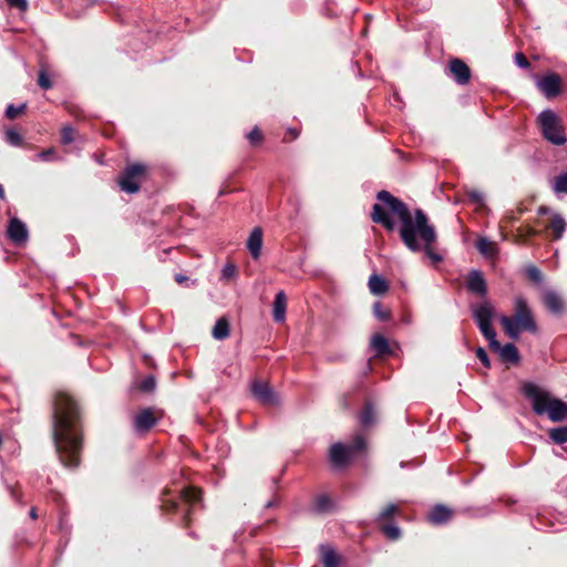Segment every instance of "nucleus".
Segmentation results:
<instances>
[{"instance_id": "nucleus-50", "label": "nucleus", "mask_w": 567, "mask_h": 567, "mask_svg": "<svg viewBox=\"0 0 567 567\" xmlns=\"http://www.w3.org/2000/svg\"><path fill=\"white\" fill-rule=\"evenodd\" d=\"M350 398H351V393H343L342 395H340L339 398V405L341 409L343 410H347L350 408Z\"/></svg>"}, {"instance_id": "nucleus-59", "label": "nucleus", "mask_w": 567, "mask_h": 567, "mask_svg": "<svg viewBox=\"0 0 567 567\" xmlns=\"http://www.w3.org/2000/svg\"><path fill=\"white\" fill-rule=\"evenodd\" d=\"M518 218H519V217H517V216H511V217H509V219H511V221H512V223L517 221V220H518Z\"/></svg>"}, {"instance_id": "nucleus-12", "label": "nucleus", "mask_w": 567, "mask_h": 567, "mask_svg": "<svg viewBox=\"0 0 567 567\" xmlns=\"http://www.w3.org/2000/svg\"><path fill=\"white\" fill-rule=\"evenodd\" d=\"M537 86L547 99L556 97L563 91L561 78L557 73L547 74L538 81Z\"/></svg>"}, {"instance_id": "nucleus-19", "label": "nucleus", "mask_w": 567, "mask_h": 567, "mask_svg": "<svg viewBox=\"0 0 567 567\" xmlns=\"http://www.w3.org/2000/svg\"><path fill=\"white\" fill-rule=\"evenodd\" d=\"M287 296L280 290L276 293L274 300L272 318L276 322H282L286 319Z\"/></svg>"}, {"instance_id": "nucleus-14", "label": "nucleus", "mask_w": 567, "mask_h": 567, "mask_svg": "<svg viewBox=\"0 0 567 567\" xmlns=\"http://www.w3.org/2000/svg\"><path fill=\"white\" fill-rule=\"evenodd\" d=\"M466 287L468 291L480 297H485L487 293V284L482 271L473 269L466 276Z\"/></svg>"}, {"instance_id": "nucleus-27", "label": "nucleus", "mask_w": 567, "mask_h": 567, "mask_svg": "<svg viewBox=\"0 0 567 567\" xmlns=\"http://www.w3.org/2000/svg\"><path fill=\"white\" fill-rule=\"evenodd\" d=\"M212 333L216 340H224V339L228 338L230 334V323L227 320V318H225V317L219 318L216 321Z\"/></svg>"}, {"instance_id": "nucleus-30", "label": "nucleus", "mask_w": 567, "mask_h": 567, "mask_svg": "<svg viewBox=\"0 0 567 567\" xmlns=\"http://www.w3.org/2000/svg\"><path fill=\"white\" fill-rule=\"evenodd\" d=\"M346 446L349 450V453L351 454V456L354 457L355 455L365 451V449H367L365 437L363 436V434L358 433L353 437L352 442L347 444Z\"/></svg>"}, {"instance_id": "nucleus-31", "label": "nucleus", "mask_w": 567, "mask_h": 567, "mask_svg": "<svg viewBox=\"0 0 567 567\" xmlns=\"http://www.w3.org/2000/svg\"><path fill=\"white\" fill-rule=\"evenodd\" d=\"M538 234H539V231L536 230L535 228H533L532 226H529V225H522L516 230L515 241L516 243H520V244H525L530 238L537 236Z\"/></svg>"}, {"instance_id": "nucleus-2", "label": "nucleus", "mask_w": 567, "mask_h": 567, "mask_svg": "<svg viewBox=\"0 0 567 567\" xmlns=\"http://www.w3.org/2000/svg\"><path fill=\"white\" fill-rule=\"evenodd\" d=\"M377 199L380 203L372 206V221L380 224L388 231L394 230L395 223L383 207L385 205L393 215L399 217L401 223L400 238L409 250L417 252L422 250V245L436 244L435 227L422 209H415L414 215H412L405 203L384 189L377 194Z\"/></svg>"}, {"instance_id": "nucleus-25", "label": "nucleus", "mask_w": 567, "mask_h": 567, "mask_svg": "<svg viewBox=\"0 0 567 567\" xmlns=\"http://www.w3.org/2000/svg\"><path fill=\"white\" fill-rule=\"evenodd\" d=\"M368 286L371 293L375 296L384 295L390 288L389 282L375 274L370 276Z\"/></svg>"}, {"instance_id": "nucleus-9", "label": "nucleus", "mask_w": 567, "mask_h": 567, "mask_svg": "<svg viewBox=\"0 0 567 567\" xmlns=\"http://www.w3.org/2000/svg\"><path fill=\"white\" fill-rule=\"evenodd\" d=\"M250 392L254 399L265 406H276L279 404V396L269 384V382L255 379L250 384Z\"/></svg>"}, {"instance_id": "nucleus-26", "label": "nucleus", "mask_w": 567, "mask_h": 567, "mask_svg": "<svg viewBox=\"0 0 567 567\" xmlns=\"http://www.w3.org/2000/svg\"><path fill=\"white\" fill-rule=\"evenodd\" d=\"M171 489L165 487L161 494V505L159 508L164 514H173L176 513L178 508V501L175 498H169Z\"/></svg>"}, {"instance_id": "nucleus-55", "label": "nucleus", "mask_w": 567, "mask_h": 567, "mask_svg": "<svg viewBox=\"0 0 567 567\" xmlns=\"http://www.w3.org/2000/svg\"><path fill=\"white\" fill-rule=\"evenodd\" d=\"M0 199L4 200L6 199V192L2 187V185L0 184Z\"/></svg>"}, {"instance_id": "nucleus-34", "label": "nucleus", "mask_w": 567, "mask_h": 567, "mask_svg": "<svg viewBox=\"0 0 567 567\" xmlns=\"http://www.w3.org/2000/svg\"><path fill=\"white\" fill-rule=\"evenodd\" d=\"M379 527L380 530L391 540H398L401 537V529L392 523L380 524Z\"/></svg>"}, {"instance_id": "nucleus-52", "label": "nucleus", "mask_w": 567, "mask_h": 567, "mask_svg": "<svg viewBox=\"0 0 567 567\" xmlns=\"http://www.w3.org/2000/svg\"><path fill=\"white\" fill-rule=\"evenodd\" d=\"M174 279H175V281H176L178 285H182V284H184V282H186V281L188 280V277H187V276H185V275H182V274H176V275L174 276Z\"/></svg>"}, {"instance_id": "nucleus-4", "label": "nucleus", "mask_w": 567, "mask_h": 567, "mask_svg": "<svg viewBox=\"0 0 567 567\" xmlns=\"http://www.w3.org/2000/svg\"><path fill=\"white\" fill-rule=\"evenodd\" d=\"M501 324L505 333L514 340H517L523 331H527L533 334L538 331L536 321L527 301L523 297H517L515 300L514 316H503L501 318Z\"/></svg>"}, {"instance_id": "nucleus-41", "label": "nucleus", "mask_w": 567, "mask_h": 567, "mask_svg": "<svg viewBox=\"0 0 567 567\" xmlns=\"http://www.w3.org/2000/svg\"><path fill=\"white\" fill-rule=\"evenodd\" d=\"M156 388V380L154 375H147L138 385L141 392L150 393Z\"/></svg>"}, {"instance_id": "nucleus-48", "label": "nucleus", "mask_w": 567, "mask_h": 567, "mask_svg": "<svg viewBox=\"0 0 567 567\" xmlns=\"http://www.w3.org/2000/svg\"><path fill=\"white\" fill-rule=\"evenodd\" d=\"M515 62H516V64L519 68H523V69H529L530 68V62L528 61V59L522 52H517L515 54Z\"/></svg>"}, {"instance_id": "nucleus-28", "label": "nucleus", "mask_w": 567, "mask_h": 567, "mask_svg": "<svg viewBox=\"0 0 567 567\" xmlns=\"http://www.w3.org/2000/svg\"><path fill=\"white\" fill-rule=\"evenodd\" d=\"M401 513L400 508L395 504H388L377 517V522L380 524L391 523V520Z\"/></svg>"}, {"instance_id": "nucleus-22", "label": "nucleus", "mask_w": 567, "mask_h": 567, "mask_svg": "<svg viewBox=\"0 0 567 567\" xmlns=\"http://www.w3.org/2000/svg\"><path fill=\"white\" fill-rule=\"evenodd\" d=\"M546 229L550 231L551 240H559L566 229V221L560 215L556 214L550 218Z\"/></svg>"}, {"instance_id": "nucleus-40", "label": "nucleus", "mask_w": 567, "mask_h": 567, "mask_svg": "<svg viewBox=\"0 0 567 567\" xmlns=\"http://www.w3.org/2000/svg\"><path fill=\"white\" fill-rule=\"evenodd\" d=\"M76 135V131L71 126H64L61 130V143L63 145H69L74 142Z\"/></svg>"}, {"instance_id": "nucleus-20", "label": "nucleus", "mask_w": 567, "mask_h": 567, "mask_svg": "<svg viewBox=\"0 0 567 567\" xmlns=\"http://www.w3.org/2000/svg\"><path fill=\"white\" fill-rule=\"evenodd\" d=\"M334 507L332 498L328 494H320L313 498L311 511L316 514L331 513Z\"/></svg>"}, {"instance_id": "nucleus-32", "label": "nucleus", "mask_w": 567, "mask_h": 567, "mask_svg": "<svg viewBox=\"0 0 567 567\" xmlns=\"http://www.w3.org/2000/svg\"><path fill=\"white\" fill-rule=\"evenodd\" d=\"M476 248L478 251L486 256L493 257L497 254V246L494 241L488 240L487 238L481 237L476 243Z\"/></svg>"}, {"instance_id": "nucleus-23", "label": "nucleus", "mask_w": 567, "mask_h": 567, "mask_svg": "<svg viewBox=\"0 0 567 567\" xmlns=\"http://www.w3.org/2000/svg\"><path fill=\"white\" fill-rule=\"evenodd\" d=\"M371 347L375 354L380 358L392 354V349L385 337L380 333H375L371 339Z\"/></svg>"}, {"instance_id": "nucleus-8", "label": "nucleus", "mask_w": 567, "mask_h": 567, "mask_svg": "<svg viewBox=\"0 0 567 567\" xmlns=\"http://www.w3.org/2000/svg\"><path fill=\"white\" fill-rule=\"evenodd\" d=\"M163 416L164 413L162 410L151 406L141 409L133 417V430L138 435H146L154 426L157 425Z\"/></svg>"}, {"instance_id": "nucleus-58", "label": "nucleus", "mask_w": 567, "mask_h": 567, "mask_svg": "<svg viewBox=\"0 0 567 567\" xmlns=\"http://www.w3.org/2000/svg\"><path fill=\"white\" fill-rule=\"evenodd\" d=\"M517 209H518L519 215L524 214L526 210V208H524L523 206H518Z\"/></svg>"}, {"instance_id": "nucleus-17", "label": "nucleus", "mask_w": 567, "mask_h": 567, "mask_svg": "<svg viewBox=\"0 0 567 567\" xmlns=\"http://www.w3.org/2000/svg\"><path fill=\"white\" fill-rule=\"evenodd\" d=\"M494 352H498L501 355V360L506 363L516 364L519 361V352L515 344L506 343L502 346L499 343V348H489Z\"/></svg>"}, {"instance_id": "nucleus-57", "label": "nucleus", "mask_w": 567, "mask_h": 567, "mask_svg": "<svg viewBox=\"0 0 567 567\" xmlns=\"http://www.w3.org/2000/svg\"><path fill=\"white\" fill-rule=\"evenodd\" d=\"M547 212H548V208L544 207V206L540 207L539 210H538L539 215H545Z\"/></svg>"}, {"instance_id": "nucleus-42", "label": "nucleus", "mask_w": 567, "mask_h": 567, "mask_svg": "<svg viewBox=\"0 0 567 567\" xmlns=\"http://www.w3.org/2000/svg\"><path fill=\"white\" fill-rule=\"evenodd\" d=\"M6 140L9 144L13 145V146H22L23 144V138L22 136L20 135L19 132L14 131V130H8L7 133H6Z\"/></svg>"}, {"instance_id": "nucleus-47", "label": "nucleus", "mask_w": 567, "mask_h": 567, "mask_svg": "<svg viewBox=\"0 0 567 567\" xmlns=\"http://www.w3.org/2000/svg\"><path fill=\"white\" fill-rule=\"evenodd\" d=\"M300 135V130L298 128H288L282 137L284 143H289L297 140Z\"/></svg>"}, {"instance_id": "nucleus-36", "label": "nucleus", "mask_w": 567, "mask_h": 567, "mask_svg": "<svg viewBox=\"0 0 567 567\" xmlns=\"http://www.w3.org/2000/svg\"><path fill=\"white\" fill-rule=\"evenodd\" d=\"M38 85L43 90H50L53 86L52 81L50 80L48 70L45 66H42L38 74Z\"/></svg>"}, {"instance_id": "nucleus-49", "label": "nucleus", "mask_w": 567, "mask_h": 567, "mask_svg": "<svg viewBox=\"0 0 567 567\" xmlns=\"http://www.w3.org/2000/svg\"><path fill=\"white\" fill-rule=\"evenodd\" d=\"M6 1L11 8H16L21 11H25L28 9L27 0H6Z\"/></svg>"}, {"instance_id": "nucleus-24", "label": "nucleus", "mask_w": 567, "mask_h": 567, "mask_svg": "<svg viewBox=\"0 0 567 567\" xmlns=\"http://www.w3.org/2000/svg\"><path fill=\"white\" fill-rule=\"evenodd\" d=\"M321 551V563L323 567H339L340 565V556L336 553L333 548L330 546H320Z\"/></svg>"}, {"instance_id": "nucleus-43", "label": "nucleus", "mask_w": 567, "mask_h": 567, "mask_svg": "<svg viewBox=\"0 0 567 567\" xmlns=\"http://www.w3.org/2000/svg\"><path fill=\"white\" fill-rule=\"evenodd\" d=\"M555 190L567 194V173L560 174L555 179Z\"/></svg>"}, {"instance_id": "nucleus-3", "label": "nucleus", "mask_w": 567, "mask_h": 567, "mask_svg": "<svg viewBox=\"0 0 567 567\" xmlns=\"http://www.w3.org/2000/svg\"><path fill=\"white\" fill-rule=\"evenodd\" d=\"M522 392L530 400L535 414L547 415L551 422H563L567 419V403L553 396L535 383L525 382Z\"/></svg>"}, {"instance_id": "nucleus-60", "label": "nucleus", "mask_w": 567, "mask_h": 567, "mask_svg": "<svg viewBox=\"0 0 567 567\" xmlns=\"http://www.w3.org/2000/svg\"><path fill=\"white\" fill-rule=\"evenodd\" d=\"M274 505H275V503H274V502H268V503L266 504V507H267V508H270V507H272Z\"/></svg>"}, {"instance_id": "nucleus-21", "label": "nucleus", "mask_w": 567, "mask_h": 567, "mask_svg": "<svg viewBox=\"0 0 567 567\" xmlns=\"http://www.w3.org/2000/svg\"><path fill=\"white\" fill-rule=\"evenodd\" d=\"M545 307L555 315H561L564 311V301L555 291H547L544 295Z\"/></svg>"}, {"instance_id": "nucleus-13", "label": "nucleus", "mask_w": 567, "mask_h": 567, "mask_svg": "<svg viewBox=\"0 0 567 567\" xmlns=\"http://www.w3.org/2000/svg\"><path fill=\"white\" fill-rule=\"evenodd\" d=\"M378 410L371 400H365L361 411L358 414V421L362 431H369L378 423Z\"/></svg>"}, {"instance_id": "nucleus-46", "label": "nucleus", "mask_w": 567, "mask_h": 567, "mask_svg": "<svg viewBox=\"0 0 567 567\" xmlns=\"http://www.w3.org/2000/svg\"><path fill=\"white\" fill-rule=\"evenodd\" d=\"M475 353H476V358L482 362V364L485 368L489 369L491 368V361H489V358H488L486 351L483 348L478 347L476 349Z\"/></svg>"}, {"instance_id": "nucleus-11", "label": "nucleus", "mask_w": 567, "mask_h": 567, "mask_svg": "<svg viewBox=\"0 0 567 567\" xmlns=\"http://www.w3.org/2000/svg\"><path fill=\"white\" fill-rule=\"evenodd\" d=\"M449 71L458 85H466L472 79L470 66L458 58H454L449 62Z\"/></svg>"}, {"instance_id": "nucleus-53", "label": "nucleus", "mask_w": 567, "mask_h": 567, "mask_svg": "<svg viewBox=\"0 0 567 567\" xmlns=\"http://www.w3.org/2000/svg\"><path fill=\"white\" fill-rule=\"evenodd\" d=\"M54 154V150L53 148H48L45 151H43L40 156L43 158V159H49L52 155Z\"/></svg>"}, {"instance_id": "nucleus-6", "label": "nucleus", "mask_w": 567, "mask_h": 567, "mask_svg": "<svg viewBox=\"0 0 567 567\" xmlns=\"http://www.w3.org/2000/svg\"><path fill=\"white\" fill-rule=\"evenodd\" d=\"M148 166L143 163L128 164L118 177L121 189L128 194L137 193L141 185L146 181L148 175Z\"/></svg>"}, {"instance_id": "nucleus-29", "label": "nucleus", "mask_w": 567, "mask_h": 567, "mask_svg": "<svg viewBox=\"0 0 567 567\" xmlns=\"http://www.w3.org/2000/svg\"><path fill=\"white\" fill-rule=\"evenodd\" d=\"M179 498L189 505L196 504L202 499V489L194 486L185 487L179 492Z\"/></svg>"}, {"instance_id": "nucleus-16", "label": "nucleus", "mask_w": 567, "mask_h": 567, "mask_svg": "<svg viewBox=\"0 0 567 567\" xmlns=\"http://www.w3.org/2000/svg\"><path fill=\"white\" fill-rule=\"evenodd\" d=\"M353 457L349 453L347 446L342 443H334L330 447V461L337 467L348 465Z\"/></svg>"}, {"instance_id": "nucleus-37", "label": "nucleus", "mask_w": 567, "mask_h": 567, "mask_svg": "<svg viewBox=\"0 0 567 567\" xmlns=\"http://www.w3.org/2000/svg\"><path fill=\"white\" fill-rule=\"evenodd\" d=\"M373 315L380 321H389L392 317L391 310L389 308H384L381 302H375L373 305Z\"/></svg>"}, {"instance_id": "nucleus-10", "label": "nucleus", "mask_w": 567, "mask_h": 567, "mask_svg": "<svg viewBox=\"0 0 567 567\" xmlns=\"http://www.w3.org/2000/svg\"><path fill=\"white\" fill-rule=\"evenodd\" d=\"M454 515L453 508L444 504H436L426 513V520L433 526H441L451 522Z\"/></svg>"}, {"instance_id": "nucleus-5", "label": "nucleus", "mask_w": 567, "mask_h": 567, "mask_svg": "<svg viewBox=\"0 0 567 567\" xmlns=\"http://www.w3.org/2000/svg\"><path fill=\"white\" fill-rule=\"evenodd\" d=\"M537 121L543 137L546 141L557 146H561L567 142L563 122L555 112L545 110L538 115Z\"/></svg>"}, {"instance_id": "nucleus-7", "label": "nucleus", "mask_w": 567, "mask_h": 567, "mask_svg": "<svg viewBox=\"0 0 567 567\" xmlns=\"http://www.w3.org/2000/svg\"><path fill=\"white\" fill-rule=\"evenodd\" d=\"M494 309L488 302L477 306L473 311V317L477 322L481 333L488 340L489 348H499V341L496 339V332L492 327Z\"/></svg>"}, {"instance_id": "nucleus-54", "label": "nucleus", "mask_w": 567, "mask_h": 567, "mask_svg": "<svg viewBox=\"0 0 567 567\" xmlns=\"http://www.w3.org/2000/svg\"><path fill=\"white\" fill-rule=\"evenodd\" d=\"M29 516L32 518V519H37L38 518V511H37V507H31L30 512H29Z\"/></svg>"}, {"instance_id": "nucleus-45", "label": "nucleus", "mask_w": 567, "mask_h": 567, "mask_svg": "<svg viewBox=\"0 0 567 567\" xmlns=\"http://www.w3.org/2000/svg\"><path fill=\"white\" fill-rule=\"evenodd\" d=\"M433 245L434 244H430L429 246L422 245V249L425 251L430 259H432L434 262H440L442 257L433 250Z\"/></svg>"}, {"instance_id": "nucleus-61", "label": "nucleus", "mask_w": 567, "mask_h": 567, "mask_svg": "<svg viewBox=\"0 0 567 567\" xmlns=\"http://www.w3.org/2000/svg\"><path fill=\"white\" fill-rule=\"evenodd\" d=\"M188 516H189V512H188V513H186V515H185V517H184V519L186 520V525H188Z\"/></svg>"}, {"instance_id": "nucleus-33", "label": "nucleus", "mask_w": 567, "mask_h": 567, "mask_svg": "<svg viewBox=\"0 0 567 567\" xmlns=\"http://www.w3.org/2000/svg\"><path fill=\"white\" fill-rule=\"evenodd\" d=\"M548 436L556 444L567 443V425L550 429L548 431Z\"/></svg>"}, {"instance_id": "nucleus-39", "label": "nucleus", "mask_w": 567, "mask_h": 567, "mask_svg": "<svg viewBox=\"0 0 567 567\" xmlns=\"http://www.w3.org/2000/svg\"><path fill=\"white\" fill-rule=\"evenodd\" d=\"M247 138L252 147L259 146L264 142V134L258 126H255L248 134Z\"/></svg>"}, {"instance_id": "nucleus-1", "label": "nucleus", "mask_w": 567, "mask_h": 567, "mask_svg": "<svg viewBox=\"0 0 567 567\" xmlns=\"http://www.w3.org/2000/svg\"><path fill=\"white\" fill-rule=\"evenodd\" d=\"M85 413L82 404L65 391H56L52 399V440L63 466L75 470L81 464L84 444Z\"/></svg>"}, {"instance_id": "nucleus-35", "label": "nucleus", "mask_w": 567, "mask_h": 567, "mask_svg": "<svg viewBox=\"0 0 567 567\" xmlns=\"http://www.w3.org/2000/svg\"><path fill=\"white\" fill-rule=\"evenodd\" d=\"M526 278L534 282V284H540L543 280V274L540 269L534 265H529L525 269Z\"/></svg>"}, {"instance_id": "nucleus-15", "label": "nucleus", "mask_w": 567, "mask_h": 567, "mask_svg": "<svg viewBox=\"0 0 567 567\" xmlns=\"http://www.w3.org/2000/svg\"><path fill=\"white\" fill-rule=\"evenodd\" d=\"M7 234L9 239L16 245L24 244L28 239L27 226L17 217L9 220Z\"/></svg>"}, {"instance_id": "nucleus-51", "label": "nucleus", "mask_w": 567, "mask_h": 567, "mask_svg": "<svg viewBox=\"0 0 567 567\" xmlns=\"http://www.w3.org/2000/svg\"><path fill=\"white\" fill-rule=\"evenodd\" d=\"M468 197L473 203L482 204L483 203V195L478 190H471L468 193Z\"/></svg>"}, {"instance_id": "nucleus-38", "label": "nucleus", "mask_w": 567, "mask_h": 567, "mask_svg": "<svg viewBox=\"0 0 567 567\" xmlns=\"http://www.w3.org/2000/svg\"><path fill=\"white\" fill-rule=\"evenodd\" d=\"M27 110V104L23 103L20 106H14L13 104L8 105L6 109V117L8 120H16L18 116L22 115Z\"/></svg>"}, {"instance_id": "nucleus-18", "label": "nucleus", "mask_w": 567, "mask_h": 567, "mask_svg": "<svg viewBox=\"0 0 567 567\" xmlns=\"http://www.w3.org/2000/svg\"><path fill=\"white\" fill-rule=\"evenodd\" d=\"M262 247V229L256 227L250 233L247 241V248L254 259H258Z\"/></svg>"}, {"instance_id": "nucleus-44", "label": "nucleus", "mask_w": 567, "mask_h": 567, "mask_svg": "<svg viewBox=\"0 0 567 567\" xmlns=\"http://www.w3.org/2000/svg\"><path fill=\"white\" fill-rule=\"evenodd\" d=\"M237 274V268L233 264H227L221 270V278L226 280L233 279Z\"/></svg>"}, {"instance_id": "nucleus-56", "label": "nucleus", "mask_w": 567, "mask_h": 567, "mask_svg": "<svg viewBox=\"0 0 567 567\" xmlns=\"http://www.w3.org/2000/svg\"><path fill=\"white\" fill-rule=\"evenodd\" d=\"M228 193H229V190H228L226 187H224V188H221V189L219 190V194H218V195H219V196H224V195H226V194H228Z\"/></svg>"}]
</instances>
